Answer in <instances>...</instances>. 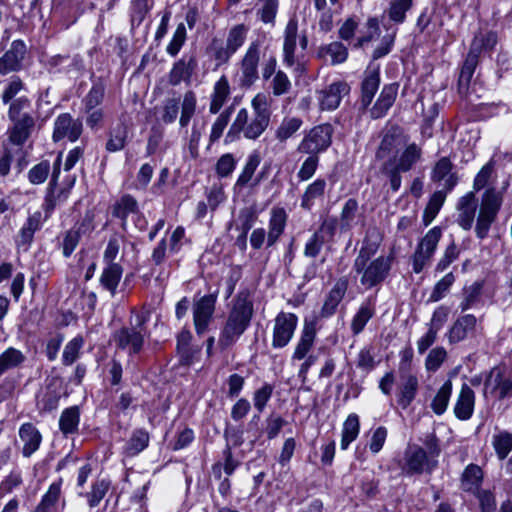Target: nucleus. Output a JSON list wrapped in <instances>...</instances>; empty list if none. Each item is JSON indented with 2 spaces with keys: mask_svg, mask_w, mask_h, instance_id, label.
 Listing matches in <instances>:
<instances>
[{
  "mask_svg": "<svg viewBox=\"0 0 512 512\" xmlns=\"http://www.w3.org/2000/svg\"><path fill=\"white\" fill-rule=\"evenodd\" d=\"M251 108V112L246 108H241L237 112L225 135L226 144L237 141L241 136L256 140L268 128L271 112L266 96L262 93L256 94L251 100Z\"/></svg>",
  "mask_w": 512,
  "mask_h": 512,
  "instance_id": "nucleus-1",
  "label": "nucleus"
},
{
  "mask_svg": "<svg viewBox=\"0 0 512 512\" xmlns=\"http://www.w3.org/2000/svg\"><path fill=\"white\" fill-rule=\"evenodd\" d=\"M254 313L253 302L247 291L240 292L232 302L218 339L222 350L232 347L250 326Z\"/></svg>",
  "mask_w": 512,
  "mask_h": 512,
  "instance_id": "nucleus-2",
  "label": "nucleus"
},
{
  "mask_svg": "<svg viewBox=\"0 0 512 512\" xmlns=\"http://www.w3.org/2000/svg\"><path fill=\"white\" fill-rule=\"evenodd\" d=\"M440 452L439 440L434 434H430L424 440V447L409 445L399 465L406 475L430 474L438 466Z\"/></svg>",
  "mask_w": 512,
  "mask_h": 512,
  "instance_id": "nucleus-3",
  "label": "nucleus"
},
{
  "mask_svg": "<svg viewBox=\"0 0 512 512\" xmlns=\"http://www.w3.org/2000/svg\"><path fill=\"white\" fill-rule=\"evenodd\" d=\"M146 318L142 314H136L135 324L123 326L112 334V341L117 349L127 351L129 355L139 354L145 343L147 329Z\"/></svg>",
  "mask_w": 512,
  "mask_h": 512,
  "instance_id": "nucleus-4",
  "label": "nucleus"
},
{
  "mask_svg": "<svg viewBox=\"0 0 512 512\" xmlns=\"http://www.w3.org/2000/svg\"><path fill=\"white\" fill-rule=\"evenodd\" d=\"M501 205L502 195L494 188L487 189L483 193L475 227L476 235L479 238L483 239L487 236L491 225L496 220Z\"/></svg>",
  "mask_w": 512,
  "mask_h": 512,
  "instance_id": "nucleus-5",
  "label": "nucleus"
},
{
  "mask_svg": "<svg viewBox=\"0 0 512 512\" xmlns=\"http://www.w3.org/2000/svg\"><path fill=\"white\" fill-rule=\"evenodd\" d=\"M355 269L361 274V284L372 288L387 277L391 268L390 258H356Z\"/></svg>",
  "mask_w": 512,
  "mask_h": 512,
  "instance_id": "nucleus-6",
  "label": "nucleus"
},
{
  "mask_svg": "<svg viewBox=\"0 0 512 512\" xmlns=\"http://www.w3.org/2000/svg\"><path fill=\"white\" fill-rule=\"evenodd\" d=\"M333 128L330 124H321L310 129L297 150L303 154L317 155L326 151L332 143Z\"/></svg>",
  "mask_w": 512,
  "mask_h": 512,
  "instance_id": "nucleus-7",
  "label": "nucleus"
},
{
  "mask_svg": "<svg viewBox=\"0 0 512 512\" xmlns=\"http://www.w3.org/2000/svg\"><path fill=\"white\" fill-rule=\"evenodd\" d=\"M298 325V317L294 313L280 312L276 315L273 325L272 347L281 349L286 347L293 338Z\"/></svg>",
  "mask_w": 512,
  "mask_h": 512,
  "instance_id": "nucleus-8",
  "label": "nucleus"
},
{
  "mask_svg": "<svg viewBox=\"0 0 512 512\" xmlns=\"http://www.w3.org/2000/svg\"><path fill=\"white\" fill-rule=\"evenodd\" d=\"M261 43L256 40L250 43L240 63V84L242 87L252 86L258 79Z\"/></svg>",
  "mask_w": 512,
  "mask_h": 512,
  "instance_id": "nucleus-9",
  "label": "nucleus"
},
{
  "mask_svg": "<svg viewBox=\"0 0 512 512\" xmlns=\"http://www.w3.org/2000/svg\"><path fill=\"white\" fill-rule=\"evenodd\" d=\"M83 131L82 120L73 118L69 113H62L54 121L53 141L58 142L67 138L71 142L77 141Z\"/></svg>",
  "mask_w": 512,
  "mask_h": 512,
  "instance_id": "nucleus-10",
  "label": "nucleus"
},
{
  "mask_svg": "<svg viewBox=\"0 0 512 512\" xmlns=\"http://www.w3.org/2000/svg\"><path fill=\"white\" fill-rule=\"evenodd\" d=\"M216 296L209 294L201 297L193 306V321L198 335L204 334L213 319Z\"/></svg>",
  "mask_w": 512,
  "mask_h": 512,
  "instance_id": "nucleus-11",
  "label": "nucleus"
},
{
  "mask_svg": "<svg viewBox=\"0 0 512 512\" xmlns=\"http://www.w3.org/2000/svg\"><path fill=\"white\" fill-rule=\"evenodd\" d=\"M350 92L349 85L344 81L331 83L329 86L317 91L319 107L323 111L337 109L344 96Z\"/></svg>",
  "mask_w": 512,
  "mask_h": 512,
  "instance_id": "nucleus-12",
  "label": "nucleus"
},
{
  "mask_svg": "<svg viewBox=\"0 0 512 512\" xmlns=\"http://www.w3.org/2000/svg\"><path fill=\"white\" fill-rule=\"evenodd\" d=\"M380 66L371 62L363 73L361 82V107L367 109L380 86Z\"/></svg>",
  "mask_w": 512,
  "mask_h": 512,
  "instance_id": "nucleus-13",
  "label": "nucleus"
},
{
  "mask_svg": "<svg viewBox=\"0 0 512 512\" xmlns=\"http://www.w3.org/2000/svg\"><path fill=\"white\" fill-rule=\"evenodd\" d=\"M485 392L490 389L499 400H503L512 395V378L504 369L494 367L487 376L485 383Z\"/></svg>",
  "mask_w": 512,
  "mask_h": 512,
  "instance_id": "nucleus-14",
  "label": "nucleus"
},
{
  "mask_svg": "<svg viewBox=\"0 0 512 512\" xmlns=\"http://www.w3.org/2000/svg\"><path fill=\"white\" fill-rule=\"evenodd\" d=\"M317 335V323L315 320H304L303 328L295 345L292 361L305 359L314 347Z\"/></svg>",
  "mask_w": 512,
  "mask_h": 512,
  "instance_id": "nucleus-15",
  "label": "nucleus"
},
{
  "mask_svg": "<svg viewBox=\"0 0 512 512\" xmlns=\"http://www.w3.org/2000/svg\"><path fill=\"white\" fill-rule=\"evenodd\" d=\"M408 142L406 135L394 130L384 135L376 152V158L385 162L396 157Z\"/></svg>",
  "mask_w": 512,
  "mask_h": 512,
  "instance_id": "nucleus-16",
  "label": "nucleus"
},
{
  "mask_svg": "<svg viewBox=\"0 0 512 512\" xmlns=\"http://www.w3.org/2000/svg\"><path fill=\"white\" fill-rule=\"evenodd\" d=\"M25 54V43L22 40H14L10 48L0 57V74L6 75L20 70Z\"/></svg>",
  "mask_w": 512,
  "mask_h": 512,
  "instance_id": "nucleus-17",
  "label": "nucleus"
},
{
  "mask_svg": "<svg viewBox=\"0 0 512 512\" xmlns=\"http://www.w3.org/2000/svg\"><path fill=\"white\" fill-rule=\"evenodd\" d=\"M62 390L63 386L61 379L58 377H52L37 401L38 409L43 412H51L55 410L59 405Z\"/></svg>",
  "mask_w": 512,
  "mask_h": 512,
  "instance_id": "nucleus-18",
  "label": "nucleus"
},
{
  "mask_svg": "<svg viewBox=\"0 0 512 512\" xmlns=\"http://www.w3.org/2000/svg\"><path fill=\"white\" fill-rule=\"evenodd\" d=\"M19 439L23 444L21 453L23 457H31L39 448L42 443V434L38 428L30 423H24L19 428Z\"/></svg>",
  "mask_w": 512,
  "mask_h": 512,
  "instance_id": "nucleus-19",
  "label": "nucleus"
},
{
  "mask_svg": "<svg viewBox=\"0 0 512 512\" xmlns=\"http://www.w3.org/2000/svg\"><path fill=\"white\" fill-rule=\"evenodd\" d=\"M197 67V61L194 56L184 55L175 62L169 72V83L173 86L181 82L188 83Z\"/></svg>",
  "mask_w": 512,
  "mask_h": 512,
  "instance_id": "nucleus-20",
  "label": "nucleus"
},
{
  "mask_svg": "<svg viewBox=\"0 0 512 512\" xmlns=\"http://www.w3.org/2000/svg\"><path fill=\"white\" fill-rule=\"evenodd\" d=\"M398 93V84L385 85L374 105L370 108L369 114L372 119L384 117L394 104Z\"/></svg>",
  "mask_w": 512,
  "mask_h": 512,
  "instance_id": "nucleus-21",
  "label": "nucleus"
},
{
  "mask_svg": "<svg viewBox=\"0 0 512 512\" xmlns=\"http://www.w3.org/2000/svg\"><path fill=\"white\" fill-rule=\"evenodd\" d=\"M476 326L477 318L474 315L465 314L458 317L447 333L448 342L455 344L463 341L475 331Z\"/></svg>",
  "mask_w": 512,
  "mask_h": 512,
  "instance_id": "nucleus-22",
  "label": "nucleus"
},
{
  "mask_svg": "<svg viewBox=\"0 0 512 512\" xmlns=\"http://www.w3.org/2000/svg\"><path fill=\"white\" fill-rule=\"evenodd\" d=\"M12 122L13 126L8 130L9 142L16 146H22L35 125L34 118L28 113H23L21 119Z\"/></svg>",
  "mask_w": 512,
  "mask_h": 512,
  "instance_id": "nucleus-23",
  "label": "nucleus"
},
{
  "mask_svg": "<svg viewBox=\"0 0 512 512\" xmlns=\"http://www.w3.org/2000/svg\"><path fill=\"white\" fill-rule=\"evenodd\" d=\"M457 223L464 230L472 228L475 212H476V197L474 191L466 193L459 199Z\"/></svg>",
  "mask_w": 512,
  "mask_h": 512,
  "instance_id": "nucleus-24",
  "label": "nucleus"
},
{
  "mask_svg": "<svg viewBox=\"0 0 512 512\" xmlns=\"http://www.w3.org/2000/svg\"><path fill=\"white\" fill-rule=\"evenodd\" d=\"M43 223V217L41 211H35L30 214L19 231L16 239V243L21 252H26L27 247L33 240L34 233L38 231Z\"/></svg>",
  "mask_w": 512,
  "mask_h": 512,
  "instance_id": "nucleus-25",
  "label": "nucleus"
},
{
  "mask_svg": "<svg viewBox=\"0 0 512 512\" xmlns=\"http://www.w3.org/2000/svg\"><path fill=\"white\" fill-rule=\"evenodd\" d=\"M421 154V148L416 143H407L400 155L387 160L385 163L391 164L392 167L398 170L407 172L420 160Z\"/></svg>",
  "mask_w": 512,
  "mask_h": 512,
  "instance_id": "nucleus-26",
  "label": "nucleus"
},
{
  "mask_svg": "<svg viewBox=\"0 0 512 512\" xmlns=\"http://www.w3.org/2000/svg\"><path fill=\"white\" fill-rule=\"evenodd\" d=\"M298 37V23L296 19H290L284 31L283 63L287 67L295 64V49Z\"/></svg>",
  "mask_w": 512,
  "mask_h": 512,
  "instance_id": "nucleus-27",
  "label": "nucleus"
},
{
  "mask_svg": "<svg viewBox=\"0 0 512 512\" xmlns=\"http://www.w3.org/2000/svg\"><path fill=\"white\" fill-rule=\"evenodd\" d=\"M475 393L471 387L464 383L457 398L454 413L460 420H468L471 418L474 411Z\"/></svg>",
  "mask_w": 512,
  "mask_h": 512,
  "instance_id": "nucleus-28",
  "label": "nucleus"
},
{
  "mask_svg": "<svg viewBox=\"0 0 512 512\" xmlns=\"http://www.w3.org/2000/svg\"><path fill=\"white\" fill-rule=\"evenodd\" d=\"M288 215L284 208L273 207L270 211L269 229L267 234V245L272 246L283 234Z\"/></svg>",
  "mask_w": 512,
  "mask_h": 512,
  "instance_id": "nucleus-29",
  "label": "nucleus"
},
{
  "mask_svg": "<svg viewBox=\"0 0 512 512\" xmlns=\"http://www.w3.org/2000/svg\"><path fill=\"white\" fill-rule=\"evenodd\" d=\"M231 94L230 84L226 76H221L214 84L210 95L209 112L217 114L227 102Z\"/></svg>",
  "mask_w": 512,
  "mask_h": 512,
  "instance_id": "nucleus-30",
  "label": "nucleus"
},
{
  "mask_svg": "<svg viewBox=\"0 0 512 512\" xmlns=\"http://www.w3.org/2000/svg\"><path fill=\"white\" fill-rule=\"evenodd\" d=\"M347 288L348 280L346 278H340L336 281L322 306V316L328 317L335 313L339 303L346 294Z\"/></svg>",
  "mask_w": 512,
  "mask_h": 512,
  "instance_id": "nucleus-31",
  "label": "nucleus"
},
{
  "mask_svg": "<svg viewBox=\"0 0 512 512\" xmlns=\"http://www.w3.org/2000/svg\"><path fill=\"white\" fill-rule=\"evenodd\" d=\"M400 378L398 403L403 409H406L414 400L419 383L416 375L412 373L400 374Z\"/></svg>",
  "mask_w": 512,
  "mask_h": 512,
  "instance_id": "nucleus-32",
  "label": "nucleus"
},
{
  "mask_svg": "<svg viewBox=\"0 0 512 512\" xmlns=\"http://www.w3.org/2000/svg\"><path fill=\"white\" fill-rule=\"evenodd\" d=\"M61 486L62 479L53 482L32 512H58V504L62 494Z\"/></svg>",
  "mask_w": 512,
  "mask_h": 512,
  "instance_id": "nucleus-33",
  "label": "nucleus"
},
{
  "mask_svg": "<svg viewBox=\"0 0 512 512\" xmlns=\"http://www.w3.org/2000/svg\"><path fill=\"white\" fill-rule=\"evenodd\" d=\"M483 42V38H474L471 44V48L467 54V57L462 66L459 82L460 84L465 83L468 84L474 74L475 68L478 64V59L480 55V45Z\"/></svg>",
  "mask_w": 512,
  "mask_h": 512,
  "instance_id": "nucleus-34",
  "label": "nucleus"
},
{
  "mask_svg": "<svg viewBox=\"0 0 512 512\" xmlns=\"http://www.w3.org/2000/svg\"><path fill=\"white\" fill-rule=\"evenodd\" d=\"M303 120L296 116H287L282 119L274 132L275 139L280 143H286L302 127Z\"/></svg>",
  "mask_w": 512,
  "mask_h": 512,
  "instance_id": "nucleus-35",
  "label": "nucleus"
},
{
  "mask_svg": "<svg viewBox=\"0 0 512 512\" xmlns=\"http://www.w3.org/2000/svg\"><path fill=\"white\" fill-rule=\"evenodd\" d=\"M375 314V304L371 298L365 300L357 313L354 315L351 321V331L354 335L360 334L367 322L374 316Z\"/></svg>",
  "mask_w": 512,
  "mask_h": 512,
  "instance_id": "nucleus-36",
  "label": "nucleus"
},
{
  "mask_svg": "<svg viewBox=\"0 0 512 512\" xmlns=\"http://www.w3.org/2000/svg\"><path fill=\"white\" fill-rule=\"evenodd\" d=\"M327 183L325 179L318 178L310 183L301 196V207L310 210L315 201L322 198L325 194Z\"/></svg>",
  "mask_w": 512,
  "mask_h": 512,
  "instance_id": "nucleus-37",
  "label": "nucleus"
},
{
  "mask_svg": "<svg viewBox=\"0 0 512 512\" xmlns=\"http://www.w3.org/2000/svg\"><path fill=\"white\" fill-rule=\"evenodd\" d=\"M484 287V281L478 280L473 282L471 285L465 286L462 291V300L460 302L461 311H466L477 306L482 297Z\"/></svg>",
  "mask_w": 512,
  "mask_h": 512,
  "instance_id": "nucleus-38",
  "label": "nucleus"
},
{
  "mask_svg": "<svg viewBox=\"0 0 512 512\" xmlns=\"http://www.w3.org/2000/svg\"><path fill=\"white\" fill-rule=\"evenodd\" d=\"M80 423V408L71 406L62 411L59 418V429L64 435L75 434L78 432Z\"/></svg>",
  "mask_w": 512,
  "mask_h": 512,
  "instance_id": "nucleus-39",
  "label": "nucleus"
},
{
  "mask_svg": "<svg viewBox=\"0 0 512 512\" xmlns=\"http://www.w3.org/2000/svg\"><path fill=\"white\" fill-rule=\"evenodd\" d=\"M483 480L482 469L475 464H469L461 477V488L466 492L475 493L480 490V486Z\"/></svg>",
  "mask_w": 512,
  "mask_h": 512,
  "instance_id": "nucleus-40",
  "label": "nucleus"
},
{
  "mask_svg": "<svg viewBox=\"0 0 512 512\" xmlns=\"http://www.w3.org/2000/svg\"><path fill=\"white\" fill-rule=\"evenodd\" d=\"M150 441L148 431L143 428L135 429L124 447L127 456H135L145 450Z\"/></svg>",
  "mask_w": 512,
  "mask_h": 512,
  "instance_id": "nucleus-41",
  "label": "nucleus"
},
{
  "mask_svg": "<svg viewBox=\"0 0 512 512\" xmlns=\"http://www.w3.org/2000/svg\"><path fill=\"white\" fill-rule=\"evenodd\" d=\"M185 236V230L182 226H178L170 236L169 247H167L166 240H162L161 243L155 248L153 256H164L166 252L171 254H177L180 252V247L183 243Z\"/></svg>",
  "mask_w": 512,
  "mask_h": 512,
  "instance_id": "nucleus-42",
  "label": "nucleus"
},
{
  "mask_svg": "<svg viewBox=\"0 0 512 512\" xmlns=\"http://www.w3.org/2000/svg\"><path fill=\"white\" fill-rule=\"evenodd\" d=\"M360 431V421L359 417L356 414H350L344 424L342 429V438H341V449L346 450L349 445L356 440Z\"/></svg>",
  "mask_w": 512,
  "mask_h": 512,
  "instance_id": "nucleus-43",
  "label": "nucleus"
},
{
  "mask_svg": "<svg viewBox=\"0 0 512 512\" xmlns=\"http://www.w3.org/2000/svg\"><path fill=\"white\" fill-rule=\"evenodd\" d=\"M110 486L111 482L107 479H97L93 482L91 490L84 494L90 508H94L100 504L109 491Z\"/></svg>",
  "mask_w": 512,
  "mask_h": 512,
  "instance_id": "nucleus-44",
  "label": "nucleus"
},
{
  "mask_svg": "<svg viewBox=\"0 0 512 512\" xmlns=\"http://www.w3.org/2000/svg\"><path fill=\"white\" fill-rule=\"evenodd\" d=\"M25 360L26 357L20 350L13 347L6 349L0 355V373L4 374L8 370L19 367Z\"/></svg>",
  "mask_w": 512,
  "mask_h": 512,
  "instance_id": "nucleus-45",
  "label": "nucleus"
},
{
  "mask_svg": "<svg viewBox=\"0 0 512 512\" xmlns=\"http://www.w3.org/2000/svg\"><path fill=\"white\" fill-rule=\"evenodd\" d=\"M138 211V204L135 198L130 195H124L114 205L112 214L123 221V226L128 216L136 214Z\"/></svg>",
  "mask_w": 512,
  "mask_h": 512,
  "instance_id": "nucleus-46",
  "label": "nucleus"
},
{
  "mask_svg": "<svg viewBox=\"0 0 512 512\" xmlns=\"http://www.w3.org/2000/svg\"><path fill=\"white\" fill-rule=\"evenodd\" d=\"M452 394V382L451 380L445 381V383L439 388L436 395L431 402V409L437 415H442L448 406L450 397Z\"/></svg>",
  "mask_w": 512,
  "mask_h": 512,
  "instance_id": "nucleus-47",
  "label": "nucleus"
},
{
  "mask_svg": "<svg viewBox=\"0 0 512 512\" xmlns=\"http://www.w3.org/2000/svg\"><path fill=\"white\" fill-rule=\"evenodd\" d=\"M445 200L446 192L444 191H436L432 194L423 212V222L426 226L435 219Z\"/></svg>",
  "mask_w": 512,
  "mask_h": 512,
  "instance_id": "nucleus-48",
  "label": "nucleus"
},
{
  "mask_svg": "<svg viewBox=\"0 0 512 512\" xmlns=\"http://www.w3.org/2000/svg\"><path fill=\"white\" fill-rule=\"evenodd\" d=\"M441 237V229L433 227L422 238L419 243L417 254L418 256H430L435 252L436 246Z\"/></svg>",
  "mask_w": 512,
  "mask_h": 512,
  "instance_id": "nucleus-49",
  "label": "nucleus"
},
{
  "mask_svg": "<svg viewBox=\"0 0 512 512\" xmlns=\"http://www.w3.org/2000/svg\"><path fill=\"white\" fill-rule=\"evenodd\" d=\"M358 212V202L354 198L348 199L345 204L343 205V208L340 213V230L341 231H348L350 230L356 219V214Z\"/></svg>",
  "mask_w": 512,
  "mask_h": 512,
  "instance_id": "nucleus-50",
  "label": "nucleus"
},
{
  "mask_svg": "<svg viewBox=\"0 0 512 512\" xmlns=\"http://www.w3.org/2000/svg\"><path fill=\"white\" fill-rule=\"evenodd\" d=\"M84 345V339L81 335L74 337L64 347L62 354V363L65 366H70L75 363L80 357L81 349Z\"/></svg>",
  "mask_w": 512,
  "mask_h": 512,
  "instance_id": "nucleus-51",
  "label": "nucleus"
},
{
  "mask_svg": "<svg viewBox=\"0 0 512 512\" xmlns=\"http://www.w3.org/2000/svg\"><path fill=\"white\" fill-rule=\"evenodd\" d=\"M122 276V268L115 263L109 264L103 271L101 276V284L109 290L112 294L118 286V283Z\"/></svg>",
  "mask_w": 512,
  "mask_h": 512,
  "instance_id": "nucleus-52",
  "label": "nucleus"
},
{
  "mask_svg": "<svg viewBox=\"0 0 512 512\" xmlns=\"http://www.w3.org/2000/svg\"><path fill=\"white\" fill-rule=\"evenodd\" d=\"M231 113L232 108L229 107L219 113V115L216 117L211 125V131L209 135L210 143L217 142L223 136L224 130L227 128L230 122Z\"/></svg>",
  "mask_w": 512,
  "mask_h": 512,
  "instance_id": "nucleus-53",
  "label": "nucleus"
},
{
  "mask_svg": "<svg viewBox=\"0 0 512 512\" xmlns=\"http://www.w3.org/2000/svg\"><path fill=\"white\" fill-rule=\"evenodd\" d=\"M260 164V156L252 153L247 157L246 163L236 181L235 187L246 186L253 178V175Z\"/></svg>",
  "mask_w": 512,
  "mask_h": 512,
  "instance_id": "nucleus-54",
  "label": "nucleus"
},
{
  "mask_svg": "<svg viewBox=\"0 0 512 512\" xmlns=\"http://www.w3.org/2000/svg\"><path fill=\"white\" fill-rule=\"evenodd\" d=\"M128 138V129L124 125H118L113 129L106 143V150L109 152H117L122 150Z\"/></svg>",
  "mask_w": 512,
  "mask_h": 512,
  "instance_id": "nucleus-55",
  "label": "nucleus"
},
{
  "mask_svg": "<svg viewBox=\"0 0 512 512\" xmlns=\"http://www.w3.org/2000/svg\"><path fill=\"white\" fill-rule=\"evenodd\" d=\"M23 91H25L24 82L17 76L11 77L5 84L1 93L2 103L6 105L14 101V99L21 96L20 93Z\"/></svg>",
  "mask_w": 512,
  "mask_h": 512,
  "instance_id": "nucleus-56",
  "label": "nucleus"
},
{
  "mask_svg": "<svg viewBox=\"0 0 512 512\" xmlns=\"http://www.w3.org/2000/svg\"><path fill=\"white\" fill-rule=\"evenodd\" d=\"M249 28L244 24L233 26L227 35L226 45L234 53L245 43Z\"/></svg>",
  "mask_w": 512,
  "mask_h": 512,
  "instance_id": "nucleus-57",
  "label": "nucleus"
},
{
  "mask_svg": "<svg viewBox=\"0 0 512 512\" xmlns=\"http://www.w3.org/2000/svg\"><path fill=\"white\" fill-rule=\"evenodd\" d=\"M23 484L22 472L19 468H13L0 483V497L11 494Z\"/></svg>",
  "mask_w": 512,
  "mask_h": 512,
  "instance_id": "nucleus-58",
  "label": "nucleus"
},
{
  "mask_svg": "<svg viewBox=\"0 0 512 512\" xmlns=\"http://www.w3.org/2000/svg\"><path fill=\"white\" fill-rule=\"evenodd\" d=\"M269 87L272 90V94L278 97L289 93L292 83L284 71L278 70L271 78Z\"/></svg>",
  "mask_w": 512,
  "mask_h": 512,
  "instance_id": "nucleus-59",
  "label": "nucleus"
},
{
  "mask_svg": "<svg viewBox=\"0 0 512 512\" xmlns=\"http://www.w3.org/2000/svg\"><path fill=\"white\" fill-rule=\"evenodd\" d=\"M196 96L192 91H188L184 94L183 101L181 104V115L179 124L181 127H186L196 110Z\"/></svg>",
  "mask_w": 512,
  "mask_h": 512,
  "instance_id": "nucleus-60",
  "label": "nucleus"
},
{
  "mask_svg": "<svg viewBox=\"0 0 512 512\" xmlns=\"http://www.w3.org/2000/svg\"><path fill=\"white\" fill-rule=\"evenodd\" d=\"M447 359V351L438 346L430 350L425 359V368L428 372L437 371Z\"/></svg>",
  "mask_w": 512,
  "mask_h": 512,
  "instance_id": "nucleus-61",
  "label": "nucleus"
},
{
  "mask_svg": "<svg viewBox=\"0 0 512 512\" xmlns=\"http://www.w3.org/2000/svg\"><path fill=\"white\" fill-rule=\"evenodd\" d=\"M186 38V27L183 23H179L173 33L172 39L166 47V52L172 57L176 56L185 44Z\"/></svg>",
  "mask_w": 512,
  "mask_h": 512,
  "instance_id": "nucleus-62",
  "label": "nucleus"
},
{
  "mask_svg": "<svg viewBox=\"0 0 512 512\" xmlns=\"http://www.w3.org/2000/svg\"><path fill=\"white\" fill-rule=\"evenodd\" d=\"M412 4L413 0H392L388 10L389 18L396 23H402Z\"/></svg>",
  "mask_w": 512,
  "mask_h": 512,
  "instance_id": "nucleus-63",
  "label": "nucleus"
},
{
  "mask_svg": "<svg viewBox=\"0 0 512 512\" xmlns=\"http://www.w3.org/2000/svg\"><path fill=\"white\" fill-rule=\"evenodd\" d=\"M493 446L498 457L505 459L512 450V434L508 432H501L493 438Z\"/></svg>",
  "mask_w": 512,
  "mask_h": 512,
  "instance_id": "nucleus-64",
  "label": "nucleus"
}]
</instances>
